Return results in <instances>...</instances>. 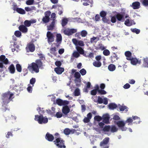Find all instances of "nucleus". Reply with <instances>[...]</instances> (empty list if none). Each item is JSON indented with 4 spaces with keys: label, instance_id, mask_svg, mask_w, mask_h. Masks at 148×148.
<instances>
[{
    "label": "nucleus",
    "instance_id": "3c124183",
    "mask_svg": "<svg viewBox=\"0 0 148 148\" xmlns=\"http://www.w3.org/2000/svg\"><path fill=\"white\" fill-rule=\"evenodd\" d=\"M14 34L17 37H19L21 35V32L19 31H16L15 32Z\"/></svg>",
    "mask_w": 148,
    "mask_h": 148
},
{
    "label": "nucleus",
    "instance_id": "49530a36",
    "mask_svg": "<svg viewBox=\"0 0 148 148\" xmlns=\"http://www.w3.org/2000/svg\"><path fill=\"white\" fill-rule=\"evenodd\" d=\"M94 119L95 121H100L102 119V117L99 116H96L94 117Z\"/></svg>",
    "mask_w": 148,
    "mask_h": 148
},
{
    "label": "nucleus",
    "instance_id": "4be33fe9",
    "mask_svg": "<svg viewBox=\"0 0 148 148\" xmlns=\"http://www.w3.org/2000/svg\"><path fill=\"white\" fill-rule=\"evenodd\" d=\"M54 70L57 74L60 75L64 71V69L62 67H56L54 69Z\"/></svg>",
    "mask_w": 148,
    "mask_h": 148
},
{
    "label": "nucleus",
    "instance_id": "e2e57ef3",
    "mask_svg": "<svg viewBox=\"0 0 148 148\" xmlns=\"http://www.w3.org/2000/svg\"><path fill=\"white\" fill-rule=\"evenodd\" d=\"M55 64L57 67H60L62 65V63L60 61H56L55 62Z\"/></svg>",
    "mask_w": 148,
    "mask_h": 148
},
{
    "label": "nucleus",
    "instance_id": "20e7f679",
    "mask_svg": "<svg viewBox=\"0 0 148 148\" xmlns=\"http://www.w3.org/2000/svg\"><path fill=\"white\" fill-rule=\"evenodd\" d=\"M27 68L32 73H37L39 72V71L38 66L36 64L35 62H32L29 65Z\"/></svg>",
    "mask_w": 148,
    "mask_h": 148
},
{
    "label": "nucleus",
    "instance_id": "13d9d810",
    "mask_svg": "<svg viewBox=\"0 0 148 148\" xmlns=\"http://www.w3.org/2000/svg\"><path fill=\"white\" fill-rule=\"evenodd\" d=\"M34 1V0H28L26 1V3L28 5H32L33 4Z\"/></svg>",
    "mask_w": 148,
    "mask_h": 148
},
{
    "label": "nucleus",
    "instance_id": "1a4fd4ad",
    "mask_svg": "<svg viewBox=\"0 0 148 148\" xmlns=\"http://www.w3.org/2000/svg\"><path fill=\"white\" fill-rule=\"evenodd\" d=\"M48 42L49 43L53 42L54 41V36L50 32L48 31L47 34Z\"/></svg>",
    "mask_w": 148,
    "mask_h": 148
},
{
    "label": "nucleus",
    "instance_id": "c85d7f7f",
    "mask_svg": "<svg viewBox=\"0 0 148 148\" xmlns=\"http://www.w3.org/2000/svg\"><path fill=\"white\" fill-rule=\"evenodd\" d=\"M76 48L77 52L79 54L82 55L84 54V50L82 47L79 46H76Z\"/></svg>",
    "mask_w": 148,
    "mask_h": 148
},
{
    "label": "nucleus",
    "instance_id": "b1692460",
    "mask_svg": "<svg viewBox=\"0 0 148 148\" xmlns=\"http://www.w3.org/2000/svg\"><path fill=\"white\" fill-rule=\"evenodd\" d=\"M130 6L134 9H138L140 7V3L138 1L132 3Z\"/></svg>",
    "mask_w": 148,
    "mask_h": 148
},
{
    "label": "nucleus",
    "instance_id": "f704fd0d",
    "mask_svg": "<svg viewBox=\"0 0 148 148\" xmlns=\"http://www.w3.org/2000/svg\"><path fill=\"white\" fill-rule=\"evenodd\" d=\"M115 66L113 64H110L108 66V69L110 71H113L115 69Z\"/></svg>",
    "mask_w": 148,
    "mask_h": 148
},
{
    "label": "nucleus",
    "instance_id": "39448f33",
    "mask_svg": "<svg viewBox=\"0 0 148 148\" xmlns=\"http://www.w3.org/2000/svg\"><path fill=\"white\" fill-rule=\"evenodd\" d=\"M109 138L107 137L104 138L103 141L101 142L100 145L103 148H109V146L107 144L109 142Z\"/></svg>",
    "mask_w": 148,
    "mask_h": 148
},
{
    "label": "nucleus",
    "instance_id": "37998d69",
    "mask_svg": "<svg viewBox=\"0 0 148 148\" xmlns=\"http://www.w3.org/2000/svg\"><path fill=\"white\" fill-rule=\"evenodd\" d=\"M54 116L57 118H60L62 116L63 114L61 112H57L56 115Z\"/></svg>",
    "mask_w": 148,
    "mask_h": 148
},
{
    "label": "nucleus",
    "instance_id": "7c9ffc66",
    "mask_svg": "<svg viewBox=\"0 0 148 148\" xmlns=\"http://www.w3.org/2000/svg\"><path fill=\"white\" fill-rule=\"evenodd\" d=\"M93 65L95 67H99L101 65V63L100 61H95L93 63Z\"/></svg>",
    "mask_w": 148,
    "mask_h": 148
},
{
    "label": "nucleus",
    "instance_id": "7ed1b4c3",
    "mask_svg": "<svg viewBox=\"0 0 148 148\" xmlns=\"http://www.w3.org/2000/svg\"><path fill=\"white\" fill-rule=\"evenodd\" d=\"M34 120L37 121L40 124L46 123L48 122V118L46 116L43 117L42 115H35Z\"/></svg>",
    "mask_w": 148,
    "mask_h": 148
},
{
    "label": "nucleus",
    "instance_id": "864d4df0",
    "mask_svg": "<svg viewBox=\"0 0 148 148\" xmlns=\"http://www.w3.org/2000/svg\"><path fill=\"white\" fill-rule=\"evenodd\" d=\"M13 135L11 132H8L6 134L5 136L7 138H9L10 136H13Z\"/></svg>",
    "mask_w": 148,
    "mask_h": 148
},
{
    "label": "nucleus",
    "instance_id": "c03bdc74",
    "mask_svg": "<svg viewBox=\"0 0 148 148\" xmlns=\"http://www.w3.org/2000/svg\"><path fill=\"white\" fill-rule=\"evenodd\" d=\"M51 14V12L49 11H47L45 13L46 18H49V17Z\"/></svg>",
    "mask_w": 148,
    "mask_h": 148
},
{
    "label": "nucleus",
    "instance_id": "412c9836",
    "mask_svg": "<svg viewBox=\"0 0 148 148\" xmlns=\"http://www.w3.org/2000/svg\"><path fill=\"white\" fill-rule=\"evenodd\" d=\"M56 21L55 20V19H53L52 21L51 24L49 26H47V30H52L53 29Z\"/></svg>",
    "mask_w": 148,
    "mask_h": 148
},
{
    "label": "nucleus",
    "instance_id": "c756f323",
    "mask_svg": "<svg viewBox=\"0 0 148 148\" xmlns=\"http://www.w3.org/2000/svg\"><path fill=\"white\" fill-rule=\"evenodd\" d=\"M108 107L110 109L113 110L117 107V105L114 103H110L108 105Z\"/></svg>",
    "mask_w": 148,
    "mask_h": 148
},
{
    "label": "nucleus",
    "instance_id": "a18cd8bd",
    "mask_svg": "<svg viewBox=\"0 0 148 148\" xmlns=\"http://www.w3.org/2000/svg\"><path fill=\"white\" fill-rule=\"evenodd\" d=\"M75 96H79L80 95L79 90L78 88H77L75 89L74 92Z\"/></svg>",
    "mask_w": 148,
    "mask_h": 148
},
{
    "label": "nucleus",
    "instance_id": "338daca9",
    "mask_svg": "<svg viewBox=\"0 0 148 148\" xmlns=\"http://www.w3.org/2000/svg\"><path fill=\"white\" fill-rule=\"evenodd\" d=\"M90 119L88 117H85L83 120V121L85 123H88L90 122Z\"/></svg>",
    "mask_w": 148,
    "mask_h": 148
},
{
    "label": "nucleus",
    "instance_id": "79ce46f5",
    "mask_svg": "<svg viewBox=\"0 0 148 148\" xmlns=\"http://www.w3.org/2000/svg\"><path fill=\"white\" fill-rule=\"evenodd\" d=\"M133 122L132 119L131 118L129 117L125 121V123H128V125H129L132 124V123Z\"/></svg>",
    "mask_w": 148,
    "mask_h": 148
},
{
    "label": "nucleus",
    "instance_id": "6e6d98bb",
    "mask_svg": "<svg viewBox=\"0 0 148 148\" xmlns=\"http://www.w3.org/2000/svg\"><path fill=\"white\" fill-rule=\"evenodd\" d=\"M79 72L82 75H84L86 74V71L85 69H82L79 71Z\"/></svg>",
    "mask_w": 148,
    "mask_h": 148
},
{
    "label": "nucleus",
    "instance_id": "2f4dec72",
    "mask_svg": "<svg viewBox=\"0 0 148 148\" xmlns=\"http://www.w3.org/2000/svg\"><path fill=\"white\" fill-rule=\"evenodd\" d=\"M124 24L128 26H130L133 24L132 21H130L129 19H127L125 21Z\"/></svg>",
    "mask_w": 148,
    "mask_h": 148
},
{
    "label": "nucleus",
    "instance_id": "423d86ee",
    "mask_svg": "<svg viewBox=\"0 0 148 148\" xmlns=\"http://www.w3.org/2000/svg\"><path fill=\"white\" fill-rule=\"evenodd\" d=\"M77 32V29H66L63 31L64 33L66 35L69 36Z\"/></svg>",
    "mask_w": 148,
    "mask_h": 148
},
{
    "label": "nucleus",
    "instance_id": "052dcab7",
    "mask_svg": "<svg viewBox=\"0 0 148 148\" xmlns=\"http://www.w3.org/2000/svg\"><path fill=\"white\" fill-rule=\"evenodd\" d=\"M100 14L102 18H104L106 16V13L105 11H102L100 12Z\"/></svg>",
    "mask_w": 148,
    "mask_h": 148
},
{
    "label": "nucleus",
    "instance_id": "ea45409f",
    "mask_svg": "<svg viewBox=\"0 0 148 148\" xmlns=\"http://www.w3.org/2000/svg\"><path fill=\"white\" fill-rule=\"evenodd\" d=\"M68 19H62V20L61 24L62 27H64L68 22Z\"/></svg>",
    "mask_w": 148,
    "mask_h": 148
},
{
    "label": "nucleus",
    "instance_id": "dca6fc26",
    "mask_svg": "<svg viewBox=\"0 0 148 148\" xmlns=\"http://www.w3.org/2000/svg\"><path fill=\"white\" fill-rule=\"evenodd\" d=\"M27 50H29L30 52H33L35 49V46L33 43H29L27 44L26 47Z\"/></svg>",
    "mask_w": 148,
    "mask_h": 148
},
{
    "label": "nucleus",
    "instance_id": "6e6552de",
    "mask_svg": "<svg viewBox=\"0 0 148 148\" xmlns=\"http://www.w3.org/2000/svg\"><path fill=\"white\" fill-rule=\"evenodd\" d=\"M116 124L122 131L126 130L127 128L124 127L125 124V122L122 121H119L117 122Z\"/></svg>",
    "mask_w": 148,
    "mask_h": 148
},
{
    "label": "nucleus",
    "instance_id": "4468645a",
    "mask_svg": "<svg viewBox=\"0 0 148 148\" xmlns=\"http://www.w3.org/2000/svg\"><path fill=\"white\" fill-rule=\"evenodd\" d=\"M36 22V19H31L30 21L26 20L24 22V25L26 27H29L31 26V24L34 23Z\"/></svg>",
    "mask_w": 148,
    "mask_h": 148
},
{
    "label": "nucleus",
    "instance_id": "4d7b16f0",
    "mask_svg": "<svg viewBox=\"0 0 148 148\" xmlns=\"http://www.w3.org/2000/svg\"><path fill=\"white\" fill-rule=\"evenodd\" d=\"M74 76L76 79H79L81 75L78 72H77L74 74Z\"/></svg>",
    "mask_w": 148,
    "mask_h": 148
},
{
    "label": "nucleus",
    "instance_id": "aec40b11",
    "mask_svg": "<svg viewBox=\"0 0 148 148\" xmlns=\"http://www.w3.org/2000/svg\"><path fill=\"white\" fill-rule=\"evenodd\" d=\"M110 116L108 114H104L103 116V121L105 123H108L109 122Z\"/></svg>",
    "mask_w": 148,
    "mask_h": 148
},
{
    "label": "nucleus",
    "instance_id": "bf43d9fd",
    "mask_svg": "<svg viewBox=\"0 0 148 148\" xmlns=\"http://www.w3.org/2000/svg\"><path fill=\"white\" fill-rule=\"evenodd\" d=\"M98 92L101 95H105L106 94V92L103 89H100Z\"/></svg>",
    "mask_w": 148,
    "mask_h": 148
},
{
    "label": "nucleus",
    "instance_id": "5701e85b",
    "mask_svg": "<svg viewBox=\"0 0 148 148\" xmlns=\"http://www.w3.org/2000/svg\"><path fill=\"white\" fill-rule=\"evenodd\" d=\"M37 65L38 66L39 68L43 69V65L42 62L41 61V59H37L36 60L35 62Z\"/></svg>",
    "mask_w": 148,
    "mask_h": 148
},
{
    "label": "nucleus",
    "instance_id": "680f3d73",
    "mask_svg": "<svg viewBox=\"0 0 148 148\" xmlns=\"http://www.w3.org/2000/svg\"><path fill=\"white\" fill-rule=\"evenodd\" d=\"M56 51V47H52L50 49V53L51 54H54Z\"/></svg>",
    "mask_w": 148,
    "mask_h": 148
},
{
    "label": "nucleus",
    "instance_id": "0eeeda50",
    "mask_svg": "<svg viewBox=\"0 0 148 148\" xmlns=\"http://www.w3.org/2000/svg\"><path fill=\"white\" fill-rule=\"evenodd\" d=\"M56 103L59 106H65L69 103V102L67 100H63L62 99L58 98L56 99Z\"/></svg>",
    "mask_w": 148,
    "mask_h": 148
},
{
    "label": "nucleus",
    "instance_id": "f257e3e1",
    "mask_svg": "<svg viewBox=\"0 0 148 148\" xmlns=\"http://www.w3.org/2000/svg\"><path fill=\"white\" fill-rule=\"evenodd\" d=\"M14 94L8 91L3 93L2 96V100L3 103L6 105L9 103L10 101L14 98Z\"/></svg>",
    "mask_w": 148,
    "mask_h": 148
},
{
    "label": "nucleus",
    "instance_id": "8fccbe9b",
    "mask_svg": "<svg viewBox=\"0 0 148 148\" xmlns=\"http://www.w3.org/2000/svg\"><path fill=\"white\" fill-rule=\"evenodd\" d=\"M36 82V79L35 78L32 77L30 80V84L32 85L33 86L34 85Z\"/></svg>",
    "mask_w": 148,
    "mask_h": 148
},
{
    "label": "nucleus",
    "instance_id": "f03ea898",
    "mask_svg": "<svg viewBox=\"0 0 148 148\" xmlns=\"http://www.w3.org/2000/svg\"><path fill=\"white\" fill-rule=\"evenodd\" d=\"M56 139L53 142L54 144L58 148H66L65 145V141L62 139L60 137H56Z\"/></svg>",
    "mask_w": 148,
    "mask_h": 148
},
{
    "label": "nucleus",
    "instance_id": "2eb2a0df",
    "mask_svg": "<svg viewBox=\"0 0 148 148\" xmlns=\"http://www.w3.org/2000/svg\"><path fill=\"white\" fill-rule=\"evenodd\" d=\"M45 138L48 141L52 142L54 140V137L53 135L47 132L45 135Z\"/></svg>",
    "mask_w": 148,
    "mask_h": 148
},
{
    "label": "nucleus",
    "instance_id": "5fc2aeb1",
    "mask_svg": "<svg viewBox=\"0 0 148 148\" xmlns=\"http://www.w3.org/2000/svg\"><path fill=\"white\" fill-rule=\"evenodd\" d=\"M73 56L75 58H77L80 56L79 54L77 51H75L73 53Z\"/></svg>",
    "mask_w": 148,
    "mask_h": 148
},
{
    "label": "nucleus",
    "instance_id": "f3484780",
    "mask_svg": "<svg viewBox=\"0 0 148 148\" xmlns=\"http://www.w3.org/2000/svg\"><path fill=\"white\" fill-rule=\"evenodd\" d=\"M18 29L20 31L23 33H26L28 31L27 28L23 25H20L18 27Z\"/></svg>",
    "mask_w": 148,
    "mask_h": 148
},
{
    "label": "nucleus",
    "instance_id": "a211bd4d",
    "mask_svg": "<svg viewBox=\"0 0 148 148\" xmlns=\"http://www.w3.org/2000/svg\"><path fill=\"white\" fill-rule=\"evenodd\" d=\"M110 58L112 63H113L118 60L119 58L115 53H113L112 54L110 57Z\"/></svg>",
    "mask_w": 148,
    "mask_h": 148
},
{
    "label": "nucleus",
    "instance_id": "0e129e2a",
    "mask_svg": "<svg viewBox=\"0 0 148 148\" xmlns=\"http://www.w3.org/2000/svg\"><path fill=\"white\" fill-rule=\"evenodd\" d=\"M103 99L100 96L98 97L97 102L100 104H101L103 103Z\"/></svg>",
    "mask_w": 148,
    "mask_h": 148
},
{
    "label": "nucleus",
    "instance_id": "bb28decb",
    "mask_svg": "<svg viewBox=\"0 0 148 148\" xmlns=\"http://www.w3.org/2000/svg\"><path fill=\"white\" fill-rule=\"evenodd\" d=\"M143 66L145 67L148 68V58H144L143 59Z\"/></svg>",
    "mask_w": 148,
    "mask_h": 148
},
{
    "label": "nucleus",
    "instance_id": "9d476101",
    "mask_svg": "<svg viewBox=\"0 0 148 148\" xmlns=\"http://www.w3.org/2000/svg\"><path fill=\"white\" fill-rule=\"evenodd\" d=\"M70 111V109L67 105L64 106L62 108V112L63 114V116H67L68 114Z\"/></svg>",
    "mask_w": 148,
    "mask_h": 148
},
{
    "label": "nucleus",
    "instance_id": "69168bd1",
    "mask_svg": "<svg viewBox=\"0 0 148 148\" xmlns=\"http://www.w3.org/2000/svg\"><path fill=\"white\" fill-rule=\"evenodd\" d=\"M48 114L53 116L54 115V112H53L51 110L49 109L46 110Z\"/></svg>",
    "mask_w": 148,
    "mask_h": 148
},
{
    "label": "nucleus",
    "instance_id": "393cba45",
    "mask_svg": "<svg viewBox=\"0 0 148 148\" xmlns=\"http://www.w3.org/2000/svg\"><path fill=\"white\" fill-rule=\"evenodd\" d=\"M127 60H130L131 63L134 65H136L137 62L138 60L135 58H133L132 57L131 58L127 59Z\"/></svg>",
    "mask_w": 148,
    "mask_h": 148
},
{
    "label": "nucleus",
    "instance_id": "473e14b6",
    "mask_svg": "<svg viewBox=\"0 0 148 148\" xmlns=\"http://www.w3.org/2000/svg\"><path fill=\"white\" fill-rule=\"evenodd\" d=\"M110 125H106L103 128V130L104 132H109L110 131Z\"/></svg>",
    "mask_w": 148,
    "mask_h": 148
},
{
    "label": "nucleus",
    "instance_id": "09e8293b",
    "mask_svg": "<svg viewBox=\"0 0 148 148\" xmlns=\"http://www.w3.org/2000/svg\"><path fill=\"white\" fill-rule=\"evenodd\" d=\"M103 53L105 56H108L110 55V52L108 50L106 49L103 51Z\"/></svg>",
    "mask_w": 148,
    "mask_h": 148
},
{
    "label": "nucleus",
    "instance_id": "ddd939ff",
    "mask_svg": "<svg viewBox=\"0 0 148 148\" xmlns=\"http://www.w3.org/2000/svg\"><path fill=\"white\" fill-rule=\"evenodd\" d=\"M72 42L73 44L76 46H79L82 47L84 45V42L82 40H77L76 39L73 38L72 40Z\"/></svg>",
    "mask_w": 148,
    "mask_h": 148
},
{
    "label": "nucleus",
    "instance_id": "6ab92c4d",
    "mask_svg": "<svg viewBox=\"0 0 148 148\" xmlns=\"http://www.w3.org/2000/svg\"><path fill=\"white\" fill-rule=\"evenodd\" d=\"M0 62H1L5 64H8V60L6 58L5 56L4 55L0 56Z\"/></svg>",
    "mask_w": 148,
    "mask_h": 148
},
{
    "label": "nucleus",
    "instance_id": "9b49d317",
    "mask_svg": "<svg viewBox=\"0 0 148 148\" xmlns=\"http://www.w3.org/2000/svg\"><path fill=\"white\" fill-rule=\"evenodd\" d=\"M56 42L57 43V44H56V46L57 47H58L60 46L61 43L62 37L60 34H57L56 35Z\"/></svg>",
    "mask_w": 148,
    "mask_h": 148
},
{
    "label": "nucleus",
    "instance_id": "603ef678",
    "mask_svg": "<svg viewBox=\"0 0 148 148\" xmlns=\"http://www.w3.org/2000/svg\"><path fill=\"white\" fill-rule=\"evenodd\" d=\"M131 30L132 32L135 33L137 34H139L140 32V31L139 29L136 28L131 29Z\"/></svg>",
    "mask_w": 148,
    "mask_h": 148
},
{
    "label": "nucleus",
    "instance_id": "a19ab883",
    "mask_svg": "<svg viewBox=\"0 0 148 148\" xmlns=\"http://www.w3.org/2000/svg\"><path fill=\"white\" fill-rule=\"evenodd\" d=\"M64 132L65 135H68L70 133V129L68 128H65L64 131Z\"/></svg>",
    "mask_w": 148,
    "mask_h": 148
},
{
    "label": "nucleus",
    "instance_id": "72a5a7b5",
    "mask_svg": "<svg viewBox=\"0 0 148 148\" xmlns=\"http://www.w3.org/2000/svg\"><path fill=\"white\" fill-rule=\"evenodd\" d=\"M125 56L126 57V59L127 60V59L129 58H131L132 57V53L131 52L129 51H126L125 52Z\"/></svg>",
    "mask_w": 148,
    "mask_h": 148
},
{
    "label": "nucleus",
    "instance_id": "e433bc0d",
    "mask_svg": "<svg viewBox=\"0 0 148 148\" xmlns=\"http://www.w3.org/2000/svg\"><path fill=\"white\" fill-rule=\"evenodd\" d=\"M81 1L82 2H83V1H86V2H83V4L84 5H85V6L89 5V3H90L91 4H92V0H91V1H89V0H82Z\"/></svg>",
    "mask_w": 148,
    "mask_h": 148
},
{
    "label": "nucleus",
    "instance_id": "58836bf2",
    "mask_svg": "<svg viewBox=\"0 0 148 148\" xmlns=\"http://www.w3.org/2000/svg\"><path fill=\"white\" fill-rule=\"evenodd\" d=\"M16 68L17 71L19 72H21L22 71V67L19 64L16 65Z\"/></svg>",
    "mask_w": 148,
    "mask_h": 148
},
{
    "label": "nucleus",
    "instance_id": "774afa93",
    "mask_svg": "<svg viewBox=\"0 0 148 148\" xmlns=\"http://www.w3.org/2000/svg\"><path fill=\"white\" fill-rule=\"evenodd\" d=\"M142 3L143 5L148 6V0H143Z\"/></svg>",
    "mask_w": 148,
    "mask_h": 148
},
{
    "label": "nucleus",
    "instance_id": "cd10ccee",
    "mask_svg": "<svg viewBox=\"0 0 148 148\" xmlns=\"http://www.w3.org/2000/svg\"><path fill=\"white\" fill-rule=\"evenodd\" d=\"M128 17V16L126 14H125L124 15H122L119 13H117L116 14V18L117 19L122 18H124V17L127 18Z\"/></svg>",
    "mask_w": 148,
    "mask_h": 148
},
{
    "label": "nucleus",
    "instance_id": "4c0bfd02",
    "mask_svg": "<svg viewBox=\"0 0 148 148\" xmlns=\"http://www.w3.org/2000/svg\"><path fill=\"white\" fill-rule=\"evenodd\" d=\"M118 130V129L115 125H112L111 127L110 131L114 133L117 132Z\"/></svg>",
    "mask_w": 148,
    "mask_h": 148
},
{
    "label": "nucleus",
    "instance_id": "de8ad7c7",
    "mask_svg": "<svg viewBox=\"0 0 148 148\" xmlns=\"http://www.w3.org/2000/svg\"><path fill=\"white\" fill-rule=\"evenodd\" d=\"M80 34L82 37H85L87 35V32L86 30H83L81 32Z\"/></svg>",
    "mask_w": 148,
    "mask_h": 148
},
{
    "label": "nucleus",
    "instance_id": "f8f14e48",
    "mask_svg": "<svg viewBox=\"0 0 148 148\" xmlns=\"http://www.w3.org/2000/svg\"><path fill=\"white\" fill-rule=\"evenodd\" d=\"M13 9L14 11H16L18 13L22 14H25V10L21 8H18L16 5H13Z\"/></svg>",
    "mask_w": 148,
    "mask_h": 148
},
{
    "label": "nucleus",
    "instance_id": "c9c22d12",
    "mask_svg": "<svg viewBox=\"0 0 148 148\" xmlns=\"http://www.w3.org/2000/svg\"><path fill=\"white\" fill-rule=\"evenodd\" d=\"M127 108V107L125 106H120L119 107V110L120 111H121L125 110V111L127 112L128 111Z\"/></svg>",
    "mask_w": 148,
    "mask_h": 148
},
{
    "label": "nucleus",
    "instance_id": "a878e982",
    "mask_svg": "<svg viewBox=\"0 0 148 148\" xmlns=\"http://www.w3.org/2000/svg\"><path fill=\"white\" fill-rule=\"evenodd\" d=\"M10 72L12 74H13L15 73V68L14 65L12 64H11L8 68Z\"/></svg>",
    "mask_w": 148,
    "mask_h": 148
}]
</instances>
